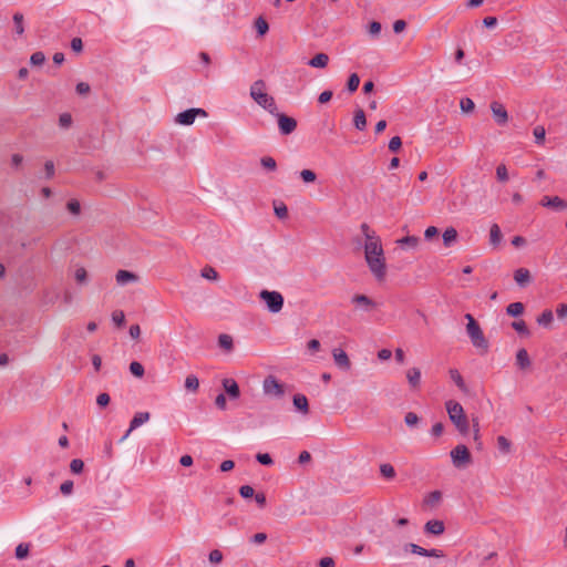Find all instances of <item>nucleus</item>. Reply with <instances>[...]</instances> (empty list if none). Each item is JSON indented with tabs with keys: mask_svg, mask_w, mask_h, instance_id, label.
I'll list each match as a JSON object with an SVG mask.
<instances>
[{
	"mask_svg": "<svg viewBox=\"0 0 567 567\" xmlns=\"http://www.w3.org/2000/svg\"><path fill=\"white\" fill-rule=\"evenodd\" d=\"M451 458L453 465L461 468L471 463V453L465 445L460 444L451 451Z\"/></svg>",
	"mask_w": 567,
	"mask_h": 567,
	"instance_id": "obj_7",
	"label": "nucleus"
},
{
	"mask_svg": "<svg viewBox=\"0 0 567 567\" xmlns=\"http://www.w3.org/2000/svg\"><path fill=\"white\" fill-rule=\"evenodd\" d=\"M406 379L412 388H419L421 382V371L419 368H411L406 371Z\"/></svg>",
	"mask_w": 567,
	"mask_h": 567,
	"instance_id": "obj_24",
	"label": "nucleus"
},
{
	"mask_svg": "<svg viewBox=\"0 0 567 567\" xmlns=\"http://www.w3.org/2000/svg\"><path fill=\"white\" fill-rule=\"evenodd\" d=\"M197 115L205 117L207 113L203 109H188L175 116V123L186 126L192 125L195 122Z\"/></svg>",
	"mask_w": 567,
	"mask_h": 567,
	"instance_id": "obj_8",
	"label": "nucleus"
},
{
	"mask_svg": "<svg viewBox=\"0 0 567 567\" xmlns=\"http://www.w3.org/2000/svg\"><path fill=\"white\" fill-rule=\"evenodd\" d=\"M218 344L220 348L229 352L234 347L233 338L229 334L223 333L218 337Z\"/></svg>",
	"mask_w": 567,
	"mask_h": 567,
	"instance_id": "obj_32",
	"label": "nucleus"
},
{
	"mask_svg": "<svg viewBox=\"0 0 567 567\" xmlns=\"http://www.w3.org/2000/svg\"><path fill=\"white\" fill-rule=\"evenodd\" d=\"M465 319L467 321L466 323V333L472 342V344L476 349H481L484 351H487L488 349V341L486 340L483 330L481 329L477 321L474 319V317L471 313H466Z\"/></svg>",
	"mask_w": 567,
	"mask_h": 567,
	"instance_id": "obj_4",
	"label": "nucleus"
},
{
	"mask_svg": "<svg viewBox=\"0 0 567 567\" xmlns=\"http://www.w3.org/2000/svg\"><path fill=\"white\" fill-rule=\"evenodd\" d=\"M74 279L78 284L84 285L87 282V271L84 267H76L74 270Z\"/></svg>",
	"mask_w": 567,
	"mask_h": 567,
	"instance_id": "obj_38",
	"label": "nucleus"
},
{
	"mask_svg": "<svg viewBox=\"0 0 567 567\" xmlns=\"http://www.w3.org/2000/svg\"><path fill=\"white\" fill-rule=\"evenodd\" d=\"M332 357H333L334 364L339 369H341L343 371H349L351 369V361L344 350H342L340 348L332 349Z\"/></svg>",
	"mask_w": 567,
	"mask_h": 567,
	"instance_id": "obj_12",
	"label": "nucleus"
},
{
	"mask_svg": "<svg viewBox=\"0 0 567 567\" xmlns=\"http://www.w3.org/2000/svg\"><path fill=\"white\" fill-rule=\"evenodd\" d=\"M404 550H409L412 554H416L420 556H427V557H435V558H442L444 557V553L441 549H425L416 544L410 543L404 546Z\"/></svg>",
	"mask_w": 567,
	"mask_h": 567,
	"instance_id": "obj_10",
	"label": "nucleus"
},
{
	"mask_svg": "<svg viewBox=\"0 0 567 567\" xmlns=\"http://www.w3.org/2000/svg\"><path fill=\"white\" fill-rule=\"evenodd\" d=\"M441 498H442V494H441V492H439V491H434V492H431V493L426 496V498H425V503H426L427 505L435 506L436 504H439V503H440Z\"/></svg>",
	"mask_w": 567,
	"mask_h": 567,
	"instance_id": "obj_43",
	"label": "nucleus"
},
{
	"mask_svg": "<svg viewBox=\"0 0 567 567\" xmlns=\"http://www.w3.org/2000/svg\"><path fill=\"white\" fill-rule=\"evenodd\" d=\"M239 494L244 498H250V497L254 496L255 491H254V488L250 485H243L239 488Z\"/></svg>",
	"mask_w": 567,
	"mask_h": 567,
	"instance_id": "obj_57",
	"label": "nucleus"
},
{
	"mask_svg": "<svg viewBox=\"0 0 567 567\" xmlns=\"http://www.w3.org/2000/svg\"><path fill=\"white\" fill-rule=\"evenodd\" d=\"M185 389L190 392H196L199 388V380L195 374H189L185 379Z\"/></svg>",
	"mask_w": 567,
	"mask_h": 567,
	"instance_id": "obj_30",
	"label": "nucleus"
},
{
	"mask_svg": "<svg viewBox=\"0 0 567 567\" xmlns=\"http://www.w3.org/2000/svg\"><path fill=\"white\" fill-rule=\"evenodd\" d=\"M369 33L372 35V37H377L379 35V33L381 32V23L378 22V21H373L369 24V29H368Z\"/></svg>",
	"mask_w": 567,
	"mask_h": 567,
	"instance_id": "obj_61",
	"label": "nucleus"
},
{
	"mask_svg": "<svg viewBox=\"0 0 567 567\" xmlns=\"http://www.w3.org/2000/svg\"><path fill=\"white\" fill-rule=\"evenodd\" d=\"M460 107L464 113H470L474 110L475 104L470 97H464L460 102Z\"/></svg>",
	"mask_w": 567,
	"mask_h": 567,
	"instance_id": "obj_46",
	"label": "nucleus"
},
{
	"mask_svg": "<svg viewBox=\"0 0 567 567\" xmlns=\"http://www.w3.org/2000/svg\"><path fill=\"white\" fill-rule=\"evenodd\" d=\"M380 473L386 480H393L396 475L394 467L389 463H383L380 465Z\"/></svg>",
	"mask_w": 567,
	"mask_h": 567,
	"instance_id": "obj_31",
	"label": "nucleus"
},
{
	"mask_svg": "<svg viewBox=\"0 0 567 567\" xmlns=\"http://www.w3.org/2000/svg\"><path fill=\"white\" fill-rule=\"evenodd\" d=\"M111 401V398L107 393H100L96 398V403L101 408H105Z\"/></svg>",
	"mask_w": 567,
	"mask_h": 567,
	"instance_id": "obj_59",
	"label": "nucleus"
},
{
	"mask_svg": "<svg viewBox=\"0 0 567 567\" xmlns=\"http://www.w3.org/2000/svg\"><path fill=\"white\" fill-rule=\"evenodd\" d=\"M506 311L512 317H518L524 312V305L522 302L509 303Z\"/></svg>",
	"mask_w": 567,
	"mask_h": 567,
	"instance_id": "obj_35",
	"label": "nucleus"
},
{
	"mask_svg": "<svg viewBox=\"0 0 567 567\" xmlns=\"http://www.w3.org/2000/svg\"><path fill=\"white\" fill-rule=\"evenodd\" d=\"M138 276L132 271L121 269L115 275V280L118 286H126L138 281Z\"/></svg>",
	"mask_w": 567,
	"mask_h": 567,
	"instance_id": "obj_14",
	"label": "nucleus"
},
{
	"mask_svg": "<svg viewBox=\"0 0 567 567\" xmlns=\"http://www.w3.org/2000/svg\"><path fill=\"white\" fill-rule=\"evenodd\" d=\"M329 56L326 53H318L308 61V65L311 68L323 69L328 65Z\"/></svg>",
	"mask_w": 567,
	"mask_h": 567,
	"instance_id": "obj_22",
	"label": "nucleus"
},
{
	"mask_svg": "<svg viewBox=\"0 0 567 567\" xmlns=\"http://www.w3.org/2000/svg\"><path fill=\"white\" fill-rule=\"evenodd\" d=\"M260 164L264 168L268 171H275L277 168L276 161L270 156H265L260 159Z\"/></svg>",
	"mask_w": 567,
	"mask_h": 567,
	"instance_id": "obj_47",
	"label": "nucleus"
},
{
	"mask_svg": "<svg viewBox=\"0 0 567 567\" xmlns=\"http://www.w3.org/2000/svg\"><path fill=\"white\" fill-rule=\"evenodd\" d=\"M353 124L359 131H363L365 128L367 118L363 110L359 109L354 112Z\"/></svg>",
	"mask_w": 567,
	"mask_h": 567,
	"instance_id": "obj_28",
	"label": "nucleus"
},
{
	"mask_svg": "<svg viewBox=\"0 0 567 567\" xmlns=\"http://www.w3.org/2000/svg\"><path fill=\"white\" fill-rule=\"evenodd\" d=\"M259 297L272 313H278L284 307V297L278 291L261 290Z\"/></svg>",
	"mask_w": 567,
	"mask_h": 567,
	"instance_id": "obj_6",
	"label": "nucleus"
},
{
	"mask_svg": "<svg viewBox=\"0 0 567 567\" xmlns=\"http://www.w3.org/2000/svg\"><path fill=\"white\" fill-rule=\"evenodd\" d=\"M130 371L136 378H142L145 373L144 367L137 361L131 362Z\"/></svg>",
	"mask_w": 567,
	"mask_h": 567,
	"instance_id": "obj_41",
	"label": "nucleus"
},
{
	"mask_svg": "<svg viewBox=\"0 0 567 567\" xmlns=\"http://www.w3.org/2000/svg\"><path fill=\"white\" fill-rule=\"evenodd\" d=\"M292 403L296 410L302 415H307L309 413V402L306 395L295 394L292 398Z\"/></svg>",
	"mask_w": 567,
	"mask_h": 567,
	"instance_id": "obj_18",
	"label": "nucleus"
},
{
	"mask_svg": "<svg viewBox=\"0 0 567 567\" xmlns=\"http://www.w3.org/2000/svg\"><path fill=\"white\" fill-rule=\"evenodd\" d=\"M424 529L429 534L441 535L444 533L445 527L442 520L432 519L425 524Z\"/></svg>",
	"mask_w": 567,
	"mask_h": 567,
	"instance_id": "obj_21",
	"label": "nucleus"
},
{
	"mask_svg": "<svg viewBox=\"0 0 567 567\" xmlns=\"http://www.w3.org/2000/svg\"><path fill=\"white\" fill-rule=\"evenodd\" d=\"M72 123V117L69 113H63L59 117V124L62 127H69Z\"/></svg>",
	"mask_w": 567,
	"mask_h": 567,
	"instance_id": "obj_62",
	"label": "nucleus"
},
{
	"mask_svg": "<svg viewBox=\"0 0 567 567\" xmlns=\"http://www.w3.org/2000/svg\"><path fill=\"white\" fill-rule=\"evenodd\" d=\"M150 416L151 415L148 412H137L131 420L130 429L126 431L125 435L122 437L121 441L127 439L132 431L146 423L150 420Z\"/></svg>",
	"mask_w": 567,
	"mask_h": 567,
	"instance_id": "obj_13",
	"label": "nucleus"
},
{
	"mask_svg": "<svg viewBox=\"0 0 567 567\" xmlns=\"http://www.w3.org/2000/svg\"><path fill=\"white\" fill-rule=\"evenodd\" d=\"M278 120V126L279 131L284 135L291 134L296 127H297V121L290 116H287L286 114L279 113L277 111V114H272Z\"/></svg>",
	"mask_w": 567,
	"mask_h": 567,
	"instance_id": "obj_9",
	"label": "nucleus"
},
{
	"mask_svg": "<svg viewBox=\"0 0 567 567\" xmlns=\"http://www.w3.org/2000/svg\"><path fill=\"white\" fill-rule=\"evenodd\" d=\"M497 447L503 454H508L512 450V443L507 437L499 435L497 437Z\"/></svg>",
	"mask_w": 567,
	"mask_h": 567,
	"instance_id": "obj_34",
	"label": "nucleus"
},
{
	"mask_svg": "<svg viewBox=\"0 0 567 567\" xmlns=\"http://www.w3.org/2000/svg\"><path fill=\"white\" fill-rule=\"evenodd\" d=\"M300 177L305 183H313L317 178V175L311 169H302L300 172Z\"/></svg>",
	"mask_w": 567,
	"mask_h": 567,
	"instance_id": "obj_49",
	"label": "nucleus"
},
{
	"mask_svg": "<svg viewBox=\"0 0 567 567\" xmlns=\"http://www.w3.org/2000/svg\"><path fill=\"white\" fill-rule=\"evenodd\" d=\"M208 559L212 564H219L223 560V553L218 549H214L209 553Z\"/></svg>",
	"mask_w": 567,
	"mask_h": 567,
	"instance_id": "obj_52",
	"label": "nucleus"
},
{
	"mask_svg": "<svg viewBox=\"0 0 567 567\" xmlns=\"http://www.w3.org/2000/svg\"><path fill=\"white\" fill-rule=\"evenodd\" d=\"M514 280L520 287L528 285L532 280L530 271L527 268H518L514 272Z\"/></svg>",
	"mask_w": 567,
	"mask_h": 567,
	"instance_id": "obj_19",
	"label": "nucleus"
},
{
	"mask_svg": "<svg viewBox=\"0 0 567 567\" xmlns=\"http://www.w3.org/2000/svg\"><path fill=\"white\" fill-rule=\"evenodd\" d=\"M491 110H492V113H493V115L495 117V121L498 124L503 125V124H505L507 122L508 114H507V111L505 110V107L502 104H499L497 102H493L491 104Z\"/></svg>",
	"mask_w": 567,
	"mask_h": 567,
	"instance_id": "obj_16",
	"label": "nucleus"
},
{
	"mask_svg": "<svg viewBox=\"0 0 567 567\" xmlns=\"http://www.w3.org/2000/svg\"><path fill=\"white\" fill-rule=\"evenodd\" d=\"M262 392L266 396L281 399L285 395V384L275 375H267L262 381Z\"/></svg>",
	"mask_w": 567,
	"mask_h": 567,
	"instance_id": "obj_5",
	"label": "nucleus"
},
{
	"mask_svg": "<svg viewBox=\"0 0 567 567\" xmlns=\"http://www.w3.org/2000/svg\"><path fill=\"white\" fill-rule=\"evenodd\" d=\"M540 204L544 207H549V208H554V209H558V210H564L567 208V203L558 196H554V197L545 196V197H543Z\"/></svg>",
	"mask_w": 567,
	"mask_h": 567,
	"instance_id": "obj_15",
	"label": "nucleus"
},
{
	"mask_svg": "<svg viewBox=\"0 0 567 567\" xmlns=\"http://www.w3.org/2000/svg\"><path fill=\"white\" fill-rule=\"evenodd\" d=\"M12 21H13L16 34L18 37L23 35L24 31H25L23 14L21 12H14L12 16Z\"/></svg>",
	"mask_w": 567,
	"mask_h": 567,
	"instance_id": "obj_23",
	"label": "nucleus"
},
{
	"mask_svg": "<svg viewBox=\"0 0 567 567\" xmlns=\"http://www.w3.org/2000/svg\"><path fill=\"white\" fill-rule=\"evenodd\" d=\"M404 421L408 426H414L419 423V416L413 412H408L405 414Z\"/></svg>",
	"mask_w": 567,
	"mask_h": 567,
	"instance_id": "obj_56",
	"label": "nucleus"
},
{
	"mask_svg": "<svg viewBox=\"0 0 567 567\" xmlns=\"http://www.w3.org/2000/svg\"><path fill=\"white\" fill-rule=\"evenodd\" d=\"M496 177L499 182H503V183L508 181V172H507V167L505 164H499L496 167Z\"/></svg>",
	"mask_w": 567,
	"mask_h": 567,
	"instance_id": "obj_44",
	"label": "nucleus"
},
{
	"mask_svg": "<svg viewBox=\"0 0 567 567\" xmlns=\"http://www.w3.org/2000/svg\"><path fill=\"white\" fill-rule=\"evenodd\" d=\"M503 240V234L501 227L497 224H492L489 227V245L497 249L499 248Z\"/></svg>",
	"mask_w": 567,
	"mask_h": 567,
	"instance_id": "obj_17",
	"label": "nucleus"
},
{
	"mask_svg": "<svg viewBox=\"0 0 567 567\" xmlns=\"http://www.w3.org/2000/svg\"><path fill=\"white\" fill-rule=\"evenodd\" d=\"M250 97L269 114H277V103L275 97L268 94L267 85L264 80L255 81L249 89Z\"/></svg>",
	"mask_w": 567,
	"mask_h": 567,
	"instance_id": "obj_2",
	"label": "nucleus"
},
{
	"mask_svg": "<svg viewBox=\"0 0 567 567\" xmlns=\"http://www.w3.org/2000/svg\"><path fill=\"white\" fill-rule=\"evenodd\" d=\"M516 363L520 369H526L530 365V360L525 349H519L516 353Z\"/></svg>",
	"mask_w": 567,
	"mask_h": 567,
	"instance_id": "obj_27",
	"label": "nucleus"
},
{
	"mask_svg": "<svg viewBox=\"0 0 567 567\" xmlns=\"http://www.w3.org/2000/svg\"><path fill=\"white\" fill-rule=\"evenodd\" d=\"M275 214L278 218H286L288 216V208L285 204H280L278 206H275Z\"/></svg>",
	"mask_w": 567,
	"mask_h": 567,
	"instance_id": "obj_60",
	"label": "nucleus"
},
{
	"mask_svg": "<svg viewBox=\"0 0 567 567\" xmlns=\"http://www.w3.org/2000/svg\"><path fill=\"white\" fill-rule=\"evenodd\" d=\"M255 28L257 30V33L259 35H261V37L265 35L268 32V30H269L268 22L264 18H261V17H259L255 21Z\"/></svg>",
	"mask_w": 567,
	"mask_h": 567,
	"instance_id": "obj_39",
	"label": "nucleus"
},
{
	"mask_svg": "<svg viewBox=\"0 0 567 567\" xmlns=\"http://www.w3.org/2000/svg\"><path fill=\"white\" fill-rule=\"evenodd\" d=\"M445 408L451 422L455 425L457 431L466 435L470 431V425L463 406L456 401L449 400L445 402Z\"/></svg>",
	"mask_w": 567,
	"mask_h": 567,
	"instance_id": "obj_3",
	"label": "nucleus"
},
{
	"mask_svg": "<svg viewBox=\"0 0 567 567\" xmlns=\"http://www.w3.org/2000/svg\"><path fill=\"white\" fill-rule=\"evenodd\" d=\"M553 320H554L553 312H551V310L547 309V310H544L542 312V315L537 318V323L539 326L548 327L551 324Z\"/></svg>",
	"mask_w": 567,
	"mask_h": 567,
	"instance_id": "obj_33",
	"label": "nucleus"
},
{
	"mask_svg": "<svg viewBox=\"0 0 567 567\" xmlns=\"http://www.w3.org/2000/svg\"><path fill=\"white\" fill-rule=\"evenodd\" d=\"M68 209L72 215H79L81 212L80 202L76 199H72L68 203Z\"/></svg>",
	"mask_w": 567,
	"mask_h": 567,
	"instance_id": "obj_54",
	"label": "nucleus"
},
{
	"mask_svg": "<svg viewBox=\"0 0 567 567\" xmlns=\"http://www.w3.org/2000/svg\"><path fill=\"white\" fill-rule=\"evenodd\" d=\"M449 374H450L451 380L457 385V388L462 392H467V385H466L463 377L458 372V370L450 369Z\"/></svg>",
	"mask_w": 567,
	"mask_h": 567,
	"instance_id": "obj_25",
	"label": "nucleus"
},
{
	"mask_svg": "<svg viewBox=\"0 0 567 567\" xmlns=\"http://www.w3.org/2000/svg\"><path fill=\"white\" fill-rule=\"evenodd\" d=\"M112 321L117 327H122L125 322V315L122 310H115L112 312Z\"/></svg>",
	"mask_w": 567,
	"mask_h": 567,
	"instance_id": "obj_48",
	"label": "nucleus"
},
{
	"mask_svg": "<svg viewBox=\"0 0 567 567\" xmlns=\"http://www.w3.org/2000/svg\"><path fill=\"white\" fill-rule=\"evenodd\" d=\"M30 550L29 544L21 543L16 547V557L18 559H24L28 557Z\"/></svg>",
	"mask_w": 567,
	"mask_h": 567,
	"instance_id": "obj_40",
	"label": "nucleus"
},
{
	"mask_svg": "<svg viewBox=\"0 0 567 567\" xmlns=\"http://www.w3.org/2000/svg\"><path fill=\"white\" fill-rule=\"evenodd\" d=\"M396 244L401 247L416 248L420 244V238L416 236H406L396 240Z\"/></svg>",
	"mask_w": 567,
	"mask_h": 567,
	"instance_id": "obj_29",
	"label": "nucleus"
},
{
	"mask_svg": "<svg viewBox=\"0 0 567 567\" xmlns=\"http://www.w3.org/2000/svg\"><path fill=\"white\" fill-rule=\"evenodd\" d=\"M442 237L444 245L450 247L457 240V231L454 227H449L444 230Z\"/></svg>",
	"mask_w": 567,
	"mask_h": 567,
	"instance_id": "obj_26",
	"label": "nucleus"
},
{
	"mask_svg": "<svg viewBox=\"0 0 567 567\" xmlns=\"http://www.w3.org/2000/svg\"><path fill=\"white\" fill-rule=\"evenodd\" d=\"M257 461L262 465H271L272 458L268 453H259L256 455Z\"/></svg>",
	"mask_w": 567,
	"mask_h": 567,
	"instance_id": "obj_58",
	"label": "nucleus"
},
{
	"mask_svg": "<svg viewBox=\"0 0 567 567\" xmlns=\"http://www.w3.org/2000/svg\"><path fill=\"white\" fill-rule=\"evenodd\" d=\"M200 275L203 278H205L207 280L216 281L219 278L218 272L215 270V268H213L210 266L204 267L200 271Z\"/></svg>",
	"mask_w": 567,
	"mask_h": 567,
	"instance_id": "obj_37",
	"label": "nucleus"
},
{
	"mask_svg": "<svg viewBox=\"0 0 567 567\" xmlns=\"http://www.w3.org/2000/svg\"><path fill=\"white\" fill-rule=\"evenodd\" d=\"M71 49L74 51V52H81L83 50V42L80 38H73L71 40Z\"/></svg>",
	"mask_w": 567,
	"mask_h": 567,
	"instance_id": "obj_63",
	"label": "nucleus"
},
{
	"mask_svg": "<svg viewBox=\"0 0 567 567\" xmlns=\"http://www.w3.org/2000/svg\"><path fill=\"white\" fill-rule=\"evenodd\" d=\"M223 386L228 395L233 399H238L240 395V390L237 382L234 379H225L223 381Z\"/></svg>",
	"mask_w": 567,
	"mask_h": 567,
	"instance_id": "obj_20",
	"label": "nucleus"
},
{
	"mask_svg": "<svg viewBox=\"0 0 567 567\" xmlns=\"http://www.w3.org/2000/svg\"><path fill=\"white\" fill-rule=\"evenodd\" d=\"M84 463L80 458H74L70 463V470L74 474H80L83 471Z\"/></svg>",
	"mask_w": 567,
	"mask_h": 567,
	"instance_id": "obj_50",
	"label": "nucleus"
},
{
	"mask_svg": "<svg viewBox=\"0 0 567 567\" xmlns=\"http://www.w3.org/2000/svg\"><path fill=\"white\" fill-rule=\"evenodd\" d=\"M359 84H360V78L357 73H352L349 79H348V83H347V86H348V90L349 92H355L359 87Z\"/></svg>",
	"mask_w": 567,
	"mask_h": 567,
	"instance_id": "obj_42",
	"label": "nucleus"
},
{
	"mask_svg": "<svg viewBox=\"0 0 567 567\" xmlns=\"http://www.w3.org/2000/svg\"><path fill=\"white\" fill-rule=\"evenodd\" d=\"M533 135L535 137L536 144L543 145L544 142H545V137H546V130H545V127L542 126V125H537L533 130Z\"/></svg>",
	"mask_w": 567,
	"mask_h": 567,
	"instance_id": "obj_36",
	"label": "nucleus"
},
{
	"mask_svg": "<svg viewBox=\"0 0 567 567\" xmlns=\"http://www.w3.org/2000/svg\"><path fill=\"white\" fill-rule=\"evenodd\" d=\"M44 61H45V55H44V53H43V52H41V51H37V52H34V53H32V54H31V56H30V63H31L32 65H35V66H38V65H42V64L44 63Z\"/></svg>",
	"mask_w": 567,
	"mask_h": 567,
	"instance_id": "obj_45",
	"label": "nucleus"
},
{
	"mask_svg": "<svg viewBox=\"0 0 567 567\" xmlns=\"http://www.w3.org/2000/svg\"><path fill=\"white\" fill-rule=\"evenodd\" d=\"M512 327H513V329H515L518 333H522V334H528L527 326H526L525 321H523V320L514 321V322L512 323Z\"/></svg>",
	"mask_w": 567,
	"mask_h": 567,
	"instance_id": "obj_51",
	"label": "nucleus"
},
{
	"mask_svg": "<svg viewBox=\"0 0 567 567\" xmlns=\"http://www.w3.org/2000/svg\"><path fill=\"white\" fill-rule=\"evenodd\" d=\"M76 93L80 95L87 94L90 92V85L85 82H80L76 84Z\"/></svg>",
	"mask_w": 567,
	"mask_h": 567,
	"instance_id": "obj_64",
	"label": "nucleus"
},
{
	"mask_svg": "<svg viewBox=\"0 0 567 567\" xmlns=\"http://www.w3.org/2000/svg\"><path fill=\"white\" fill-rule=\"evenodd\" d=\"M364 261L373 278L382 282L388 275V265L381 237L367 223L361 224Z\"/></svg>",
	"mask_w": 567,
	"mask_h": 567,
	"instance_id": "obj_1",
	"label": "nucleus"
},
{
	"mask_svg": "<svg viewBox=\"0 0 567 567\" xmlns=\"http://www.w3.org/2000/svg\"><path fill=\"white\" fill-rule=\"evenodd\" d=\"M60 491L64 496H69L73 493V482L65 481L61 484Z\"/></svg>",
	"mask_w": 567,
	"mask_h": 567,
	"instance_id": "obj_55",
	"label": "nucleus"
},
{
	"mask_svg": "<svg viewBox=\"0 0 567 567\" xmlns=\"http://www.w3.org/2000/svg\"><path fill=\"white\" fill-rule=\"evenodd\" d=\"M402 146V141L400 136H394L389 142V150L391 152H398Z\"/></svg>",
	"mask_w": 567,
	"mask_h": 567,
	"instance_id": "obj_53",
	"label": "nucleus"
},
{
	"mask_svg": "<svg viewBox=\"0 0 567 567\" xmlns=\"http://www.w3.org/2000/svg\"><path fill=\"white\" fill-rule=\"evenodd\" d=\"M351 302L365 312L372 311L378 307L377 302L365 295H354L351 298Z\"/></svg>",
	"mask_w": 567,
	"mask_h": 567,
	"instance_id": "obj_11",
	"label": "nucleus"
}]
</instances>
